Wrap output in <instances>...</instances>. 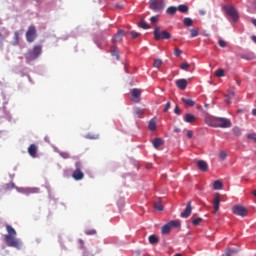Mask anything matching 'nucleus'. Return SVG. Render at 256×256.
Here are the masks:
<instances>
[{
	"instance_id": "obj_1",
	"label": "nucleus",
	"mask_w": 256,
	"mask_h": 256,
	"mask_svg": "<svg viewBox=\"0 0 256 256\" xmlns=\"http://www.w3.org/2000/svg\"><path fill=\"white\" fill-rule=\"evenodd\" d=\"M5 244L7 247L15 248L20 250L21 245V239L17 238V231L13 229L12 226H7V235H5Z\"/></svg>"
},
{
	"instance_id": "obj_2",
	"label": "nucleus",
	"mask_w": 256,
	"mask_h": 256,
	"mask_svg": "<svg viewBox=\"0 0 256 256\" xmlns=\"http://www.w3.org/2000/svg\"><path fill=\"white\" fill-rule=\"evenodd\" d=\"M231 125V120L227 118H214L210 123L211 127H219L220 129H229Z\"/></svg>"
},
{
	"instance_id": "obj_3",
	"label": "nucleus",
	"mask_w": 256,
	"mask_h": 256,
	"mask_svg": "<svg viewBox=\"0 0 256 256\" xmlns=\"http://www.w3.org/2000/svg\"><path fill=\"white\" fill-rule=\"evenodd\" d=\"M154 39L155 41L171 39V33L166 30H161V27L157 26L154 30Z\"/></svg>"
},
{
	"instance_id": "obj_4",
	"label": "nucleus",
	"mask_w": 256,
	"mask_h": 256,
	"mask_svg": "<svg viewBox=\"0 0 256 256\" xmlns=\"http://www.w3.org/2000/svg\"><path fill=\"white\" fill-rule=\"evenodd\" d=\"M149 7L155 13H161L165 9V0H150Z\"/></svg>"
},
{
	"instance_id": "obj_5",
	"label": "nucleus",
	"mask_w": 256,
	"mask_h": 256,
	"mask_svg": "<svg viewBox=\"0 0 256 256\" xmlns=\"http://www.w3.org/2000/svg\"><path fill=\"white\" fill-rule=\"evenodd\" d=\"M42 53V47L41 45H36L33 47L32 50L28 51L26 54L27 61H35L41 55Z\"/></svg>"
},
{
	"instance_id": "obj_6",
	"label": "nucleus",
	"mask_w": 256,
	"mask_h": 256,
	"mask_svg": "<svg viewBox=\"0 0 256 256\" xmlns=\"http://www.w3.org/2000/svg\"><path fill=\"white\" fill-rule=\"evenodd\" d=\"M37 39V28L35 26H29L26 31V41L33 43Z\"/></svg>"
},
{
	"instance_id": "obj_7",
	"label": "nucleus",
	"mask_w": 256,
	"mask_h": 256,
	"mask_svg": "<svg viewBox=\"0 0 256 256\" xmlns=\"http://www.w3.org/2000/svg\"><path fill=\"white\" fill-rule=\"evenodd\" d=\"M224 11L226 12V14H228L229 17H231V19L234 22L239 21V13H237V10L235 9V7L225 6Z\"/></svg>"
},
{
	"instance_id": "obj_8",
	"label": "nucleus",
	"mask_w": 256,
	"mask_h": 256,
	"mask_svg": "<svg viewBox=\"0 0 256 256\" xmlns=\"http://www.w3.org/2000/svg\"><path fill=\"white\" fill-rule=\"evenodd\" d=\"M232 213H234V215H238L239 217H247V215H249V210L243 206L235 205L232 208Z\"/></svg>"
},
{
	"instance_id": "obj_9",
	"label": "nucleus",
	"mask_w": 256,
	"mask_h": 256,
	"mask_svg": "<svg viewBox=\"0 0 256 256\" xmlns=\"http://www.w3.org/2000/svg\"><path fill=\"white\" fill-rule=\"evenodd\" d=\"M192 211H193V207L191 206V201H188L185 210L180 214V216L183 219H187V217L191 215Z\"/></svg>"
},
{
	"instance_id": "obj_10",
	"label": "nucleus",
	"mask_w": 256,
	"mask_h": 256,
	"mask_svg": "<svg viewBox=\"0 0 256 256\" xmlns=\"http://www.w3.org/2000/svg\"><path fill=\"white\" fill-rule=\"evenodd\" d=\"M220 204H221V198H220L219 194L217 193L214 195V199L212 201L214 213H217V211H219Z\"/></svg>"
},
{
	"instance_id": "obj_11",
	"label": "nucleus",
	"mask_w": 256,
	"mask_h": 256,
	"mask_svg": "<svg viewBox=\"0 0 256 256\" xmlns=\"http://www.w3.org/2000/svg\"><path fill=\"white\" fill-rule=\"evenodd\" d=\"M175 85L178 89H181V91H185V89H187V79H178L176 80Z\"/></svg>"
},
{
	"instance_id": "obj_12",
	"label": "nucleus",
	"mask_w": 256,
	"mask_h": 256,
	"mask_svg": "<svg viewBox=\"0 0 256 256\" xmlns=\"http://www.w3.org/2000/svg\"><path fill=\"white\" fill-rule=\"evenodd\" d=\"M72 177L75 181H81L85 177V174L78 168L74 170Z\"/></svg>"
},
{
	"instance_id": "obj_13",
	"label": "nucleus",
	"mask_w": 256,
	"mask_h": 256,
	"mask_svg": "<svg viewBox=\"0 0 256 256\" xmlns=\"http://www.w3.org/2000/svg\"><path fill=\"white\" fill-rule=\"evenodd\" d=\"M132 101H134V103H139L140 98H141V90L134 88L132 90Z\"/></svg>"
},
{
	"instance_id": "obj_14",
	"label": "nucleus",
	"mask_w": 256,
	"mask_h": 256,
	"mask_svg": "<svg viewBox=\"0 0 256 256\" xmlns=\"http://www.w3.org/2000/svg\"><path fill=\"white\" fill-rule=\"evenodd\" d=\"M20 193H24V195H31L32 193H39V188H20Z\"/></svg>"
},
{
	"instance_id": "obj_15",
	"label": "nucleus",
	"mask_w": 256,
	"mask_h": 256,
	"mask_svg": "<svg viewBox=\"0 0 256 256\" xmlns=\"http://www.w3.org/2000/svg\"><path fill=\"white\" fill-rule=\"evenodd\" d=\"M197 167L203 173H206L207 169H209V165L207 164V162L205 160H199L197 162Z\"/></svg>"
},
{
	"instance_id": "obj_16",
	"label": "nucleus",
	"mask_w": 256,
	"mask_h": 256,
	"mask_svg": "<svg viewBox=\"0 0 256 256\" xmlns=\"http://www.w3.org/2000/svg\"><path fill=\"white\" fill-rule=\"evenodd\" d=\"M152 145L154 149H159V147H162V145H165V141L162 138H155L152 141Z\"/></svg>"
},
{
	"instance_id": "obj_17",
	"label": "nucleus",
	"mask_w": 256,
	"mask_h": 256,
	"mask_svg": "<svg viewBox=\"0 0 256 256\" xmlns=\"http://www.w3.org/2000/svg\"><path fill=\"white\" fill-rule=\"evenodd\" d=\"M191 223H192V225H199V223H205V219H203L197 215H193L191 217Z\"/></svg>"
},
{
	"instance_id": "obj_18",
	"label": "nucleus",
	"mask_w": 256,
	"mask_h": 256,
	"mask_svg": "<svg viewBox=\"0 0 256 256\" xmlns=\"http://www.w3.org/2000/svg\"><path fill=\"white\" fill-rule=\"evenodd\" d=\"M28 153L31 157H37V145L31 144L28 148Z\"/></svg>"
},
{
	"instance_id": "obj_19",
	"label": "nucleus",
	"mask_w": 256,
	"mask_h": 256,
	"mask_svg": "<svg viewBox=\"0 0 256 256\" xmlns=\"http://www.w3.org/2000/svg\"><path fill=\"white\" fill-rule=\"evenodd\" d=\"M123 37H125V31L120 30L118 33L114 36V43H118V41H122Z\"/></svg>"
},
{
	"instance_id": "obj_20",
	"label": "nucleus",
	"mask_w": 256,
	"mask_h": 256,
	"mask_svg": "<svg viewBox=\"0 0 256 256\" xmlns=\"http://www.w3.org/2000/svg\"><path fill=\"white\" fill-rule=\"evenodd\" d=\"M197 120V118L195 117V115H193V114H186L185 116H184V121L186 122V123H194V121H196Z\"/></svg>"
},
{
	"instance_id": "obj_21",
	"label": "nucleus",
	"mask_w": 256,
	"mask_h": 256,
	"mask_svg": "<svg viewBox=\"0 0 256 256\" xmlns=\"http://www.w3.org/2000/svg\"><path fill=\"white\" fill-rule=\"evenodd\" d=\"M148 129L150 131H155L157 129V121L155 119H151L148 124Z\"/></svg>"
},
{
	"instance_id": "obj_22",
	"label": "nucleus",
	"mask_w": 256,
	"mask_h": 256,
	"mask_svg": "<svg viewBox=\"0 0 256 256\" xmlns=\"http://www.w3.org/2000/svg\"><path fill=\"white\" fill-rule=\"evenodd\" d=\"M213 189L215 191H221V189H223V183L219 180L214 181Z\"/></svg>"
},
{
	"instance_id": "obj_23",
	"label": "nucleus",
	"mask_w": 256,
	"mask_h": 256,
	"mask_svg": "<svg viewBox=\"0 0 256 256\" xmlns=\"http://www.w3.org/2000/svg\"><path fill=\"white\" fill-rule=\"evenodd\" d=\"M172 227H178V226H162L161 227V234L167 235L171 232Z\"/></svg>"
},
{
	"instance_id": "obj_24",
	"label": "nucleus",
	"mask_w": 256,
	"mask_h": 256,
	"mask_svg": "<svg viewBox=\"0 0 256 256\" xmlns=\"http://www.w3.org/2000/svg\"><path fill=\"white\" fill-rule=\"evenodd\" d=\"M148 241H149V244H151V245H155V244L159 243V239L155 235H149Z\"/></svg>"
},
{
	"instance_id": "obj_25",
	"label": "nucleus",
	"mask_w": 256,
	"mask_h": 256,
	"mask_svg": "<svg viewBox=\"0 0 256 256\" xmlns=\"http://www.w3.org/2000/svg\"><path fill=\"white\" fill-rule=\"evenodd\" d=\"M182 103H185L188 107H194L195 106V101L192 99H187V98H182Z\"/></svg>"
},
{
	"instance_id": "obj_26",
	"label": "nucleus",
	"mask_w": 256,
	"mask_h": 256,
	"mask_svg": "<svg viewBox=\"0 0 256 256\" xmlns=\"http://www.w3.org/2000/svg\"><path fill=\"white\" fill-rule=\"evenodd\" d=\"M167 15H175L177 13V7L175 6H170L166 10Z\"/></svg>"
},
{
	"instance_id": "obj_27",
	"label": "nucleus",
	"mask_w": 256,
	"mask_h": 256,
	"mask_svg": "<svg viewBox=\"0 0 256 256\" xmlns=\"http://www.w3.org/2000/svg\"><path fill=\"white\" fill-rule=\"evenodd\" d=\"M138 27L141 29H151V26L145 22V20H142L139 22Z\"/></svg>"
},
{
	"instance_id": "obj_28",
	"label": "nucleus",
	"mask_w": 256,
	"mask_h": 256,
	"mask_svg": "<svg viewBox=\"0 0 256 256\" xmlns=\"http://www.w3.org/2000/svg\"><path fill=\"white\" fill-rule=\"evenodd\" d=\"M177 10L180 11V13H187V11H189V7L185 4H182L178 6Z\"/></svg>"
},
{
	"instance_id": "obj_29",
	"label": "nucleus",
	"mask_w": 256,
	"mask_h": 256,
	"mask_svg": "<svg viewBox=\"0 0 256 256\" xmlns=\"http://www.w3.org/2000/svg\"><path fill=\"white\" fill-rule=\"evenodd\" d=\"M111 55H112V57L119 59V49L117 47H112Z\"/></svg>"
},
{
	"instance_id": "obj_30",
	"label": "nucleus",
	"mask_w": 256,
	"mask_h": 256,
	"mask_svg": "<svg viewBox=\"0 0 256 256\" xmlns=\"http://www.w3.org/2000/svg\"><path fill=\"white\" fill-rule=\"evenodd\" d=\"M199 35V28H194L190 30V38L193 39Z\"/></svg>"
},
{
	"instance_id": "obj_31",
	"label": "nucleus",
	"mask_w": 256,
	"mask_h": 256,
	"mask_svg": "<svg viewBox=\"0 0 256 256\" xmlns=\"http://www.w3.org/2000/svg\"><path fill=\"white\" fill-rule=\"evenodd\" d=\"M183 23H184L185 27H191L193 25V19L184 18Z\"/></svg>"
},
{
	"instance_id": "obj_32",
	"label": "nucleus",
	"mask_w": 256,
	"mask_h": 256,
	"mask_svg": "<svg viewBox=\"0 0 256 256\" xmlns=\"http://www.w3.org/2000/svg\"><path fill=\"white\" fill-rule=\"evenodd\" d=\"M4 189L6 191H11V189H15V183L13 182H10V183H7L4 185Z\"/></svg>"
},
{
	"instance_id": "obj_33",
	"label": "nucleus",
	"mask_w": 256,
	"mask_h": 256,
	"mask_svg": "<svg viewBox=\"0 0 256 256\" xmlns=\"http://www.w3.org/2000/svg\"><path fill=\"white\" fill-rule=\"evenodd\" d=\"M161 65H163V61L161 59L154 60V67L156 69H160Z\"/></svg>"
},
{
	"instance_id": "obj_34",
	"label": "nucleus",
	"mask_w": 256,
	"mask_h": 256,
	"mask_svg": "<svg viewBox=\"0 0 256 256\" xmlns=\"http://www.w3.org/2000/svg\"><path fill=\"white\" fill-rule=\"evenodd\" d=\"M189 67H191V64L184 62L180 65V69H182V71H187V69H189Z\"/></svg>"
},
{
	"instance_id": "obj_35",
	"label": "nucleus",
	"mask_w": 256,
	"mask_h": 256,
	"mask_svg": "<svg viewBox=\"0 0 256 256\" xmlns=\"http://www.w3.org/2000/svg\"><path fill=\"white\" fill-rule=\"evenodd\" d=\"M154 209L156 211H163V205H161V203H159V202H155L154 203Z\"/></svg>"
},
{
	"instance_id": "obj_36",
	"label": "nucleus",
	"mask_w": 256,
	"mask_h": 256,
	"mask_svg": "<svg viewBox=\"0 0 256 256\" xmlns=\"http://www.w3.org/2000/svg\"><path fill=\"white\" fill-rule=\"evenodd\" d=\"M215 75H216V77H224V76H225V70H223V69H218V70L215 72Z\"/></svg>"
},
{
	"instance_id": "obj_37",
	"label": "nucleus",
	"mask_w": 256,
	"mask_h": 256,
	"mask_svg": "<svg viewBox=\"0 0 256 256\" xmlns=\"http://www.w3.org/2000/svg\"><path fill=\"white\" fill-rule=\"evenodd\" d=\"M13 45H19V32L14 33V42Z\"/></svg>"
},
{
	"instance_id": "obj_38",
	"label": "nucleus",
	"mask_w": 256,
	"mask_h": 256,
	"mask_svg": "<svg viewBox=\"0 0 256 256\" xmlns=\"http://www.w3.org/2000/svg\"><path fill=\"white\" fill-rule=\"evenodd\" d=\"M219 158H220L222 161H225V159H227V152H225V151H220V152H219Z\"/></svg>"
},
{
	"instance_id": "obj_39",
	"label": "nucleus",
	"mask_w": 256,
	"mask_h": 256,
	"mask_svg": "<svg viewBox=\"0 0 256 256\" xmlns=\"http://www.w3.org/2000/svg\"><path fill=\"white\" fill-rule=\"evenodd\" d=\"M237 252H239V251L235 250V249H228V250H226V256H231L233 254H237Z\"/></svg>"
},
{
	"instance_id": "obj_40",
	"label": "nucleus",
	"mask_w": 256,
	"mask_h": 256,
	"mask_svg": "<svg viewBox=\"0 0 256 256\" xmlns=\"http://www.w3.org/2000/svg\"><path fill=\"white\" fill-rule=\"evenodd\" d=\"M233 133H234V135H236V137H239V136H241V129L239 127H234Z\"/></svg>"
},
{
	"instance_id": "obj_41",
	"label": "nucleus",
	"mask_w": 256,
	"mask_h": 256,
	"mask_svg": "<svg viewBox=\"0 0 256 256\" xmlns=\"http://www.w3.org/2000/svg\"><path fill=\"white\" fill-rule=\"evenodd\" d=\"M85 234H86V235H89V236H93V235H96V234H97V230H95V229L86 230V231H85Z\"/></svg>"
},
{
	"instance_id": "obj_42",
	"label": "nucleus",
	"mask_w": 256,
	"mask_h": 256,
	"mask_svg": "<svg viewBox=\"0 0 256 256\" xmlns=\"http://www.w3.org/2000/svg\"><path fill=\"white\" fill-rule=\"evenodd\" d=\"M135 114L138 115V117H143V109L136 108L135 109Z\"/></svg>"
},
{
	"instance_id": "obj_43",
	"label": "nucleus",
	"mask_w": 256,
	"mask_h": 256,
	"mask_svg": "<svg viewBox=\"0 0 256 256\" xmlns=\"http://www.w3.org/2000/svg\"><path fill=\"white\" fill-rule=\"evenodd\" d=\"M166 225H181V221H179V220H172V221L166 223Z\"/></svg>"
},
{
	"instance_id": "obj_44",
	"label": "nucleus",
	"mask_w": 256,
	"mask_h": 256,
	"mask_svg": "<svg viewBox=\"0 0 256 256\" xmlns=\"http://www.w3.org/2000/svg\"><path fill=\"white\" fill-rule=\"evenodd\" d=\"M182 53H183V51H181V49L175 48V50H174V55H175L176 57H180Z\"/></svg>"
},
{
	"instance_id": "obj_45",
	"label": "nucleus",
	"mask_w": 256,
	"mask_h": 256,
	"mask_svg": "<svg viewBox=\"0 0 256 256\" xmlns=\"http://www.w3.org/2000/svg\"><path fill=\"white\" fill-rule=\"evenodd\" d=\"M130 35H131L132 39H137V37H139V35H141V34L136 31H132V32H130Z\"/></svg>"
},
{
	"instance_id": "obj_46",
	"label": "nucleus",
	"mask_w": 256,
	"mask_h": 256,
	"mask_svg": "<svg viewBox=\"0 0 256 256\" xmlns=\"http://www.w3.org/2000/svg\"><path fill=\"white\" fill-rule=\"evenodd\" d=\"M218 45L220 46V47H222V48H225V47H227V42H225V40H219L218 41Z\"/></svg>"
},
{
	"instance_id": "obj_47",
	"label": "nucleus",
	"mask_w": 256,
	"mask_h": 256,
	"mask_svg": "<svg viewBox=\"0 0 256 256\" xmlns=\"http://www.w3.org/2000/svg\"><path fill=\"white\" fill-rule=\"evenodd\" d=\"M60 156L62 157V159H69L71 157L67 152L60 153Z\"/></svg>"
},
{
	"instance_id": "obj_48",
	"label": "nucleus",
	"mask_w": 256,
	"mask_h": 256,
	"mask_svg": "<svg viewBox=\"0 0 256 256\" xmlns=\"http://www.w3.org/2000/svg\"><path fill=\"white\" fill-rule=\"evenodd\" d=\"M169 109H171V102H167V103H166L163 112H164V113H167V111H169Z\"/></svg>"
},
{
	"instance_id": "obj_49",
	"label": "nucleus",
	"mask_w": 256,
	"mask_h": 256,
	"mask_svg": "<svg viewBox=\"0 0 256 256\" xmlns=\"http://www.w3.org/2000/svg\"><path fill=\"white\" fill-rule=\"evenodd\" d=\"M174 113H175L176 115H181V109H179V106H178V105L175 106Z\"/></svg>"
},
{
	"instance_id": "obj_50",
	"label": "nucleus",
	"mask_w": 256,
	"mask_h": 256,
	"mask_svg": "<svg viewBox=\"0 0 256 256\" xmlns=\"http://www.w3.org/2000/svg\"><path fill=\"white\" fill-rule=\"evenodd\" d=\"M248 139H253V141H255L256 143V134L255 133L249 134Z\"/></svg>"
},
{
	"instance_id": "obj_51",
	"label": "nucleus",
	"mask_w": 256,
	"mask_h": 256,
	"mask_svg": "<svg viewBox=\"0 0 256 256\" xmlns=\"http://www.w3.org/2000/svg\"><path fill=\"white\" fill-rule=\"evenodd\" d=\"M187 137H188V139H193V131L192 130L187 131Z\"/></svg>"
},
{
	"instance_id": "obj_52",
	"label": "nucleus",
	"mask_w": 256,
	"mask_h": 256,
	"mask_svg": "<svg viewBox=\"0 0 256 256\" xmlns=\"http://www.w3.org/2000/svg\"><path fill=\"white\" fill-rule=\"evenodd\" d=\"M150 21H151V23H157V21H158L157 16H152V17L150 18Z\"/></svg>"
},
{
	"instance_id": "obj_53",
	"label": "nucleus",
	"mask_w": 256,
	"mask_h": 256,
	"mask_svg": "<svg viewBox=\"0 0 256 256\" xmlns=\"http://www.w3.org/2000/svg\"><path fill=\"white\" fill-rule=\"evenodd\" d=\"M229 99H233V97H235V92H229L228 93Z\"/></svg>"
},
{
	"instance_id": "obj_54",
	"label": "nucleus",
	"mask_w": 256,
	"mask_h": 256,
	"mask_svg": "<svg viewBox=\"0 0 256 256\" xmlns=\"http://www.w3.org/2000/svg\"><path fill=\"white\" fill-rule=\"evenodd\" d=\"M87 139H99V135L87 136Z\"/></svg>"
},
{
	"instance_id": "obj_55",
	"label": "nucleus",
	"mask_w": 256,
	"mask_h": 256,
	"mask_svg": "<svg viewBox=\"0 0 256 256\" xmlns=\"http://www.w3.org/2000/svg\"><path fill=\"white\" fill-rule=\"evenodd\" d=\"M75 167H76V169H81V162H76L75 163Z\"/></svg>"
},
{
	"instance_id": "obj_56",
	"label": "nucleus",
	"mask_w": 256,
	"mask_h": 256,
	"mask_svg": "<svg viewBox=\"0 0 256 256\" xmlns=\"http://www.w3.org/2000/svg\"><path fill=\"white\" fill-rule=\"evenodd\" d=\"M116 9H123V6L120 4H116Z\"/></svg>"
},
{
	"instance_id": "obj_57",
	"label": "nucleus",
	"mask_w": 256,
	"mask_h": 256,
	"mask_svg": "<svg viewBox=\"0 0 256 256\" xmlns=\"http://www.w3.org/2000/svg\"><path fill=\"white\" fill-rule=\"evenodd\" d=\"M0 47H3V36L2 38L0 37Z\"/></svg>"
},
{
	"instance_id": "obj_58",
	"label": "nucleus",
	"mask_w": 256,
	"mask_h": 256,
	"mask_svg": "<svg viewBox=\"0 0 256 256\" xmlns=\"http://www.w3.org/2000/svg\"><path fill=\"white\" fill-rule=\"evenodd\" d=\"M79 244L81 245V247H83L84 242H83V240H82V239H79Z\"/></svg>"
},
{
	"instance_id": "obj_59",
	"label": "nucleus",
	"mask_w": 256,
	"mask_h": 256,
	"mask_svg": "<svg viewBox=\"0 0 256 256\" xmlns=\"http://www.w3.org/2000/svg\"><path fill=\"white\" fill-rule=\"evenodd\" d=\"M241 59H249V58L247 56H245V54H242Z\"/></svg>"
},
{
	"instance_id": "obj_60",
	"label": "nucleus",
	"mask_w": 256,
	"mask_h": 256,
	"mask_svg": "<svg viewBox=\"0 0 256 256\" xmlns=\"http://www.w3.org/2000/svg\"><path fill=\"white\" fill-rule=\"evenodd\" d=\"M199 13L200 15H205V10H200Z\"/></svg>"
},
{
	"instance_id": "obj_61",
	"label": "nucleus",
	"mask_w": 256,
	"mask_h": 256,
	"mask_svg": "<svg viewBox=\"0 0 256 256\" xmlns=\"http://www.w3.org/2000/svg\"><path fill=\"white\" fill-rule=\"evenodd\" d=\"M252 115H254L256 117V109L252 110Z\"/></svg>"
},
{
	"instance_id": "obj_62",
	"label": "nucleus",
	"mask_w": 256,
	"mask_h": 256,
	"mask_svg": "<svg viewBox=\"0 0 256 256\" xmlns=\"http://www.w3.org/2000/svg\"><path fill=\"white\" fill-rule=\"evenodd\" d=\"M252 23L256 27V19H252Z\"/></svg>"
},
{
	"instance_id": "obj_63",
	"label": "nucleus",
	"mask_w": 256,
	"mask_h": 256,
	"mask_svg": "<svg viewBox=\"0 0 256 256\" xmlns=\"http://www.w3.org/2000/svg\"><path fill=\"white\" fill-rule=\"evenodd\" d=\"M174 131L175 133H179L181 130L179 128H176Z\"/></svg>"
},
{
	"instance_id": "obj_64",
	"label": "nucleus",
	"mask_w": 256,
	"mask_h": 256,
	"mask_svg": "<svg viewBox=\"0 0 256 256\" xmlns=\"http://www.w3.org/2000/svg\"><path fill=\"white\" fill-rule=\"evenodd\" d=\"M175 256H182L181 254H175Z\"/></svg>"
}]
</instances>
